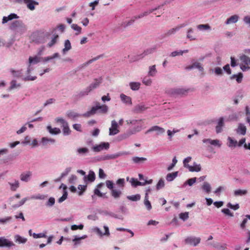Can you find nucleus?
Instances as JSON below:
<instances>
[{"instance_id": "obj_40", "label": "nucleus", "mask_w": 250, "mask_h": 250, "mask_svg": "<svg viewBox=\"0 0 250 250\" xmlns=\"http://www.w3.org/2000/svg\"><path fill=\"white\" fill-rule=\"evenodd\" d=\"M136 19H135L134 17L133 18H132V19H131L129 21H125L124 23H123L122 24V26L124 27H126L128 26H129V25H131L132 24H133V23L135 21V20H136Z\"/></svg>"}, {"instance_id": "obj_34", "label": "nucleus", "mask_w": 250, "mask_h": 250, "mask_svg": "<svg viewBox=\"0 0 250 250\" xmlns=\"http://www.w3.org/2000/svg\"><path fill=\"white\" fill-rule=\"evenodd\" d=\"M140 83L136 82H131L130 83V86L132 90H137L140 88Z\"/></svg>"}, {"instance_id": "obj_60", "label": "nucleus", "mask_w": 250, "mask_h": 250, "mask_svg": "<svg viewBox=\"0 0 250 250\" xmlns=\"http://www.w3.org/2000/svg\"><path fill=\"white\" fill-rule=\"evenodd\" d=\"M12 217L11 216H8L5 218H1L0 219V223L5 224L7 222L10 221Z\"/></svg>"}, {"instance_id": "obj_62", "label": "nucleus", "mask_w": 250, "mask_h": 250, "mask_svg": "<svg viewBox=\"0 0 250 250\" xmlns=\"http://www.w3.org/2000/svg\"><path fill=\"white\" fill-rule=\"evenodd\" d=\"M143 83L146 85H149L151 83V80L148 78H144L143 80Z\"/></svg>"}, {"instance_id": "obj_44", "label": "nucleus", "mask_w": 250, "mask_h": 250, "mask_svg": "<svg viewBox=\"0 0 250 250\" xmlns=\"http://www.w3.org/2000/svg\"><path fill=\"white\" fill-rule=\"evenodd\" d=\"M11 72L14 77L21 78L22 76V73L21 70L15 71L13 69H11Z\"/></svg>"}, {"instance_id": "obj_35", "label": "nucleus", "mask_w": 250, "mask_h": 250, "mask_svg": "<svg viewBox=\"0 0 250 250\" xmlns=\"http://www.w3.org/2000/svg\"><path fill=\"white\" fill-rule=\"evenodd\" d=\"M104 230H105V232H104V233H103L99 229H97V233L99 234H100V235H101V236L103 235L108 236L110 233H109V229H108V227L104 226Z\"/></svg>"}, {"instance_id": "obj_21", "label": "nucleus", "mask_w": 250, "mask_h": 250, "mask_svg": "<svg viewBox=\"0 0 250 250\" xmlns=\"http://www.w3.org/2000/svg\"><path fill=\"white\" fill-rule=\"evenodd\" d=\"M238 16L236 15H233L228 18L226 21V23L227 24H229L231 23H236L238 20Z\"/></svg>"}, {"instance_id": "obj_41", "label": "nucleus", "mask_w": 250, "mask_h": 250, "mask_svg": "<svg viewBox=\"0 0 250 250\" xmlns=\"http://www.w3.org/2000/svg\"><path fill=\"white\" fill-rule=\"evenodd\" d=\"M156 72L157 70L156 69L155 65H153L149 67V71L148 72L149 75L153 76L155 75Z\"/></svg>"}, {"instance_id": "obj_38", "label": "nucleus", "mask_w": 250, "mask_h": 250, "mask_svg": "<svg viewBox=\"0 0 250 250\" xmlns=\"http://www.w3.org/2000/svg\"><path fill=\"white\" fill-rule=\"evenodd\" d=\"M71 26L73 30L77 32L76 33V35H78L81 33L82 28L80 26H78L77 24H72Z\"/></svg>"}, {"instance_id": "obj_5", "label": "nucleus", "mask_w": 250, "mask_h": 250, "mask_svg": "<svg viewBox=\"0 0 250 250\" xmlns=\"http://www.w3.org/2000/svg\"><path fill=\"white\" fill-rule=\"evenodd\" d=\"M15 2L19 4H22V3L26 4L28 8L31 10L35 9V5L39 4L38 2L33 0H15Z\"/></svg>"}, {"instance_id": "obj_8", "label": "nucleus", "mask_w": 250, "mask_h": 250, "mask_svg": "<svg viewBox=\"0 0 250 250\" xmlns=\"http://www.w3.org/2000/svg\"><path fill=\"white\" fill-rule=\"evenodd\" d=\"M109 147L108 143H102L99 145L94 146L92 149L94 152H100L104 149H107Z\"/></svg>"}, {"instance_id": "obj_53", "label": "nucleus", "mask_w": 250, "mask_h": 250, "mask_svg": "<svg viewBox=\"0 0 250 250\" xmlns=\"http://www.w3.org/2000/svg\"><path fill=\"white\" fill-rule=\"evenodd\" d=\"M83 225L82 224H81L80 225H72L71 227V229L73 230H75L78 229H83Z\"/></svg>"}, {"instance_id": "obj_31", "label": "nucleus", "mask_w": 250, "mask_h": 250, "mask_svg": "<svg viewBox=\"0 0 250 250\" xmlns=\"http://www.w3.org/2000/svg\"><path fill=\"white\" fill-rule=\"evenodd\" d=\"M132 160L134 163L138 164L146 161V159L144 157H134Z\"/></svg>"}, {"instance_id": "obj_25", "label": "nucleus", "mask_w": 250, "mask_h": 250, "mask_svg": "<svg viewBox=\"0 0 250 250\" xmlns=\"http://www.w3.org/2000/svg\"><path fill=\"white\" fill-rule=\"evenodd\" d=\"M71 48V43L68 40H66L64 42V48L63 49L62 51L63 53H65V52L68 51L70 50Z\"/></svg>"}, {"instance_id": "obj_3", "label": "nucleus", "mask_w": 250, "mask_h": 250, "mask_svg": "<svg viewBox=\"0 0 250 250\" xmlns=\"http://www.w3.org/2000/svg\"><path fill=\"white\" fill-rule=\"evenodd\" d=\"M240 60L242 62L240 67L243 71H247L250 69V58L248 56L243 55L240 57Z\"/></svg>"}, {"instance_id": "obj_50", "label": "nucleus", "mask_w": 250, "mask_h": 250, "mask_svg": "<svg viewBox=\"0 0 250 250\" xmlns=\"http://www.w3.org/2000/svg\"><path fill=\"white\" fill-rule=\"evenodd\" d=\"M87 186L86 185H80L78 186V188L81 191L79 192V195H81L83 194V193L86 190Z\"/></svg>"}, {"instance_id": "obj_6", "label": "nucleus", "mask_w": 250, "mask_h": 250, "mask_svg": "<svg viewBox=\"0 0 250 250\" xmlns=\"http://www.w3.org/2000/svg\"><path fill=\"white\" fill-rule=\"evenodd\" d=\"M201 239L199 237H188L185 239V242L186 244L196 246L200 243Z\"/></svg>"}, {"instance_id": "obj_20", "label": "nucleus", "mask_w": 250, "mask_h": 250, "mask_svg": "<svg viewBox=\"0 0 250 250\" xmlns=\"http://www.w3.org/2000/svg\"><path fill=\"white\" fill-rule=\"evenodd\" d=\"M47 129L49 132L52 134L56 135L61 133V130L60 128L57 127L52 128L50 125H48L47 126Z\"/></svg>"}, {"instance_id": "obj_22", "label": "nucleus", "mask_w": 250, "mask_h": 250, "mask_svg": "<svg viewBox=\"0 0 250 250\" xmlns=\"http://www.w3.org/2000/svg\"><path fill=\"white\" fill-rule=\"evenodd\" d=\"M121 100L125 104H132L131 99L130 97L127 96L124 94H122L120 95Z\"/></svg>"}, {"instance_id": "obj_56", "label": "nucleus", "mask_w": 250, "mask_h": 250, "mask_svg": "<svg viewBox=\"0 0 250 250\" xmlns=\"http://www.w3.org/2000/svg\"><path fill=\"white\" fill-rule=\"evenodd\" d=\"M16 83H17L16 81H15V80L12 81L11 82V86L10 87V89H14V88H15L20 86V84H17Z\"/></svg>"}, {"instance_id": "obj_2", "label": "nucleus", "mask_w": 250, "mask_h": 250, "mask_svg": "<svg viewBox=\"0 0 250 250\" xmlns=\"http://www.w3.org/2000/svg\"><path fill=\"white\" fill-rule=\"evenodd\" d=\"M106 186L111 190V194L112 196H113L114 198H118L120 197L122 194V191L120 190H117L114 189V184L112 181L110 180H107L105 182Z\"/></svg>"}, {"instance_id": "obj_58", "label": "nucleus", "mask_w": 250, "mask_h": 250, "mask_svg": "<svg viewBox=\"0 0 250 250\" xmlns=\"http://www.w3.org/2000/svg\"><path fill=\"white\" fill-rule=\"evenodd\" d=\"M222 212L226 215L232 217L233 216V213L228 208H223L222 209Z\"/></svg>"}, {"instance_id": "obj_55", "label": "nucleus", "mask_w": 250, "mask_h": 250, "mask_svg": "<svg viewBox=\"0 0 250 250\" xmlns=\"http://www.w3.org/2000/svg\"><path fill=\"white\" fill-rule=\"evenodd\" d=\"M180 218L183 220L184 221L187 220L188 218V212H184V213H181L180 214Z\"/></svg>"}, {"instance_id": "obj_47", "label": "nucleus", "mask_w": 250, "mask_h": 250, "mask_svg": "<svg viewBox=\"0 0 250 250\" xmlns=\"http://www.w3.org/2000/svg\"><path fill=\"white\" fill-rule=\"evenodd\" d=\"M127 198L133 201H137L140 199V195L139 194L129 196L127 197Z\"/></svg>"}, {"instance_id": "obj_11", "label": "nucleus", "mask_w": 250, "mask_h": 250, "mask_svg": "<svg viewBox=\"0 0 250 250\" xmlns=\"http://www.w3.org/2000/svg\"><path fill=\"white\" fill-rule=\"evenodd\" d=\"M101 83L100 81H98V80L96 79L95 82L91 83L89 87H88L86 89V91L84 92V93L83 94V95H87L89 92H90L92 89L97 88Z\"/></svg>"}, {"instance_id": "obj_9", "label": "nucleus", "mask_w": 250, "mask_h": 250, "mask_svg": "<svg viewBox=\"0 0 250 250\" xmlns=\"http://www.w3.org/2000/svg\"><path fill=\"white\" fill-rule=\"evenodd\" d=\"M118 127L117 123L115 120H113L111 122V127L109 128V135H114L118 134L119 132Z\"/></svg>"}, {"instance_id": "obj_15", "label": "nucleus", "mask_w": 250, "mask_h": 250, "mask_svg": "<svg viewBox=\"0 0 250 250\" xmlns=\"http://www.w3.org/2000/svg\"><path fill=\"white\" fill-rule=\"evenodd\" d=\"M31 175V172L29 171L22 173L20 176L21 180L22 181L27 182L29 180Z\"/></svg>"}, {"instance_id": "obj_26", "label": "nucleus", "mask_w": 250, "mask_h": 250, "mask_svg": "<svg viewBox=\"0 0 250 250\" xmlns=\"http://www.w3.org/2000/svg\"><path fill=\"white\" fill-rule=\"evenodd\" d=\"M188 168L189 170L191 172H198L201 170V167L200 165H196L194 166H190L188 165Z\"/></svg>"}, {"instance_id": "obj_64", "label": "nucleus", "mask_w": 250, "mask_h": 250, "mask_svg": "<svg viewBox=\"0 0 250 250\" xmlns=\"http://www.w3.org/2000/svg\"><path fill=\"white\" fill-rule=\"evenodd\" d=\"M210 144L214 146H218V147L221 146L220 141L218 140H212Z\"/></svg>"}, {"instance_id": "obj_12", "label": "nucleus", "mask_w": 250, "mask_h": 250, "mask_svg": "<svg viewBox=\"0 0 250 250\" xmlns=\"http://www.w3.org/2000/svg\"><path fill=\"white\" fill-rule=\"evenodd\" d=\"M152 131H156L157 132V134H161L165 132V130L164 128L161 127L157 125H155L152 127H151L150 128H149L147 131V132H150Z\"/></svg>"}, {"instance_id": "obj_42", "label": "nucleus", "mask_w": 250, "mask_h": 250, "mask_svg": "<svg viewBox=\"0 0 250 250\" xmlns=\"http://www.w3.org/2000/svg\"><path fill=\"white\" fill-rule=\"evenodd\" d=\"M202 188L204 190L206 191L207 193H209L211 190L210 185L207 183L205 182L202 186Z\"/></svg>"}, {"instance_id": "obj_24", "label": "nucleus", "mask_w": 250, "mask_h": 250, "mask_svg": "<svg viewBox=\"0 0 250 250\" xmlns=\"http://www.w3.org/2000/svg\"><path fill=\"white\" fill-rule=\"evenodd\" d=\"M178 174V172H174L172 173H169L167 174L166 176V179L167 181L170 182L172 181L174 179H175Z\"/></svg>"}, {"instance_id": "obj_39", "label": "nucleus", "mask_w": 250, "mask_h": 250, "mask_svg": "<svg viewBox=\"0 0 250 250\" xmlns=\"http://www.w3.org/2000/svg\"><path fill=\"white\" fill-rule=\"evenodd\" d=\"M86 237H87V236L86 235H84L80 237H77V236H75V238L74 239H73V242H74V245L75 246H76L78 244L80 243L81 240L85 239Z\"/></svg>"}, {"instance_id": "obj_1", "label": "nucleus", "mask_w": 250, "mask_h": 250, "mask_svg": "<svg viewBox=\"0 0 250 250\" xmlns=\"http://www.w3.org/2000/svg\"><path fill=\"white\" fill-rule=\"evenodd\" d=\"M95 106L91 108L90 111H87L83 114V116L88 117L91 115H93L99 110V112L102 114H105L108 111V106L105 104L100 105V104L98 102H96Z\"/></svg>"}, {"instance_id": "obj_46", "label": "nucleus", "mask_w": 250, "mask_h": 250, "mask_svg": "<svg viewBox=\"0 0 250 250\" xmlns=\"http://www.w3.org/2000/svg\"><path fill=\"white\" fill-rule=\"evenodd\" d=\"M39 62H40V59H39V58H38L37 56H35V57H33V58L30 57L29 58V63H37Z\"/></svg>"}, {"instance_id": "obj_48", "label": "nucleus", "mask_w": 250, "mask_h": 250, "mask_svg": "<svg viewBox=\"0 0 250 250\" xmlns=\"http://www.w3.org/2000/svg\"><path fill=\"white\" fill-rule=\"evenodd\" d=\"M116 184L123 189L125 186V179L124 178L119 179L117 181Z\"/></svg>"}, {"instance_id": "obj_14", "label": "nucleus", "mask_w": 250, "mask_h": 250, "mask_svg": "<svg viewBox=\"0 0 250 250\" xmlns=\"http://www.w3.org/2000/svg\"><path fill=\"white\" fill-rule=\"evenodd\" d=\"M160 7H161V6H158L157 7H156L155 8L151 9H150V10H148L147 11H145L144 13H141V14H140L138 16H135L134 18L135 19H140V18H142L143 17L146 16L147 15H149V14L152 13L154 11H155V10H156L157 9H160Z\"/></svg>"}, {"instance_id": "obj_32", "label": "nucleus", "mask_w": 250, "mask_h": 250, "mask_svg": "<svg viewBox=\"0 0 250 250\" xmlns=\"http://www.w3.org/2000/svg\"><path fill=\"white\" fill-rule=\"evenodd\" d=\"M58 38L59 36L58 35H54L51 41L48 43L47 46L49 47L53 46L57 42Z\"/></svg>"}, {"instance_id": "obj_29", "label": "nucleus", "mask_w": 250, "mask_h": 250, "mask_svg": "<svg viewBox=\"0 0 250 250\" xmlns=\"http://www.w3.org/2000/svg\"><path fill=\"white\" fill-rule=\"evenodd\" d=\"M144 204L148 210L151 208V205L148 201V193H146Z\"/></svg>"}, {"instance_id": "obj_23", "label": "nucleus", "mask_w": 250, "mask_h": 250, "mask_svg": "<svg viewBox=\"0 0 250 250\" xmlns=\"http://www.w3.org/2000/svg\"><path fill=\"white\" fill-rule=\"evenodd\" d=\"M66 115L68 118L71 119H74L77 117H80L81 115L79 114L78 113L75 112L73 111H69L67 112Z\"/></svg>"}, {"instance_id": "obj_36", "label": "nucleus", "mask_w": 250, "mask_h": 250, "mask_svg": "<svg viewBox=\"0 0 250 250\" xmlns=\"http://www.w3.org/2000/svg\"><path fill=\"white\" fill-rule=\"evenodd\" d=\"M188 90H185L183 88H176L174 90V93L179 95H185L188 92Z\"/></svg>"}, {"instance_id": "obj_19", "label": "nucleus", "mask_w": 250, "mask_h": 250, "mask_svg": "<svg viewBox=\"0 0 250 250\" xmlns=\"http://www.w3.org/2000/svg\"><path fill=\"white\" fill-rule=\"evenodd\" d=\"M246 130H247L246 127L244 125L240 124H239V125L236 130V132L238 134L244 135L246 134Z\"/></svg>"}, {"instance_id": "obj_57", "label": "nucleus", "mask_w": 250, "mask_h": 250, "mask_svg": "<svg viewBox=\"0 0 250 250\" xmlns=\"http://www.w3.org/2000/svg\"><path fill=\"white\" fill-rule=\"evenodd\" d=\"M228 140H229V147L231 146H235L237 142L236 141H234L233 139H232L230 137L228 138Z\"/></svg>"}, {"instance_id": "obj_61", "label": "nucleus", "mask_w": 250, "mask_h": 250, "mask_svg": "<svg viewBox=\"0 0 250 250\" xmlns=\"http://www.w3.org/2000/svg\"><path fill=\"white\" fill-rule=\"evenodd\" d=\"M196 181V178H192L189 179L186 182V183L188 184L189 186H191L193 184H194Z\"/></svg>"}, {"instance_id": "obj_30", "label": "nucleus", "mask_w": 250, "mask_h": 250, "mask_svg": "<svg viewBox=\"0 0 250 250\" xmlns=\"http://www.w3.org/2000/svg\"><path fill=\"white\" fill-rule=\"evenodd\" d=\"M197 28L200 30H207L211 28L208 24H199L197 26Z\"/></svg>"}, {"instance_id": "obj_43", "label": "nucleus", "mask_w": 250, "mask_h": 250, "mask_svg": "<svg viewBox=\"0 0 250 250\" xmlns=\"http://www.w3.org/2000/svg\"><path fill=\"white\" fill-rule=\"evenodd\" d=\"M165 186V182L163 179H161L156 185V188L157 190H159L164 188Z\"/></svg>"}, {"instance_id": "obj_49", "label": "nucleus", "mask_w": 250, "mask_h": 250, "mask_svg": "<svg viewBox=\"0 0 250 250\" xmlns=\"http://www.w3.org/2000/svg\"><path fill=\"white\" fill-rule=\"evenodd\" d=\"M89 151L88 149L86 147L79 148L77 149V152L79 154H83L88 153Z\"/></svg>"}, {"instance_id": "obj_54", "label": "nucleus", "mask_w": 250, "mask_h": 250, "mask_svg": "<svg viewBox=\"0 0 250 250\" xmlns=\"http://www.w3.org/2000/svg\"><path fill=\"white\" fill-rule=\"evenodd\" d=\"M67 192L66 191H64L62 196L59 199L58 202L59 203L62 202L67 198Z\"/></svg>"}, {"instance_id": "obj_45", "label": "nucleus", "mask_w": 250, "mask_h": 250, "mask_svg": "<svg viewBox=\"0 0 250 250\" xmlns=\"http://www.w3.org/2000/svg\"><path fill=\"white\" fill-rule=\"evenodd\" d=\"M247 193L246 190L238 189L234 191V194L235 196L245 195Z\"/></svg>"}, {"instance_id": "obj_63", "label": "nucleus", "mask_w": 250, "mask_h": 250, "mask_svg": "<svg viewBox=\"0 0 250 250\" xmlns=\"http://www.w3.org/2000/svg\"><path fill=\"white\" fill-rule=\"evenodd\" d=\"M227 206L234 210H237L239 208V206L238 204L233 205L231 203H229L228 204Z\"/></svg>"}, {"instance_id": "obj_17", "label": "nucleus", "mask_w": 250, "mask_h": 250, "mask_svg": "<svg viewBox=\"0 0 250 250\" xmlns=\"http://www.w3.org/2000/svg\"><path fill=\"white\" fill-rule=\"evenodd\" d=\"M147 108L143 104H139L136 105L133 109V112L135 113H140L145 110Z\"/></svg>"}, {"instance_id": "obj_7", "label": "nucleus", "mask_w": 250, "mask_h": 250, "mask_svg": "<svg viewBox=\"0 0 250 250\" xmlns=\"http://www.w3.org/2000/svg\"><path fill=\"white\" fill-rule=\"evenodd\" d=\"M186 25V24L183 23L179 25H178L177 26L172 28L168 31H167L165 33L164 35V37H167L171 36V35L174 34L176 32L178 31L180 29H181L182 27H185Z\"/></svg>"}, {"instance_id": "obj_16", "label": "nucleus", "mask_w": 250, "mask_h": 250, "mask_svg": "<svg viewBox=\"0 0 250 250\" xmlns=\"http://www.w3.org/2000/svg\"><path fill=\"white\" fill-rule=\"evenodd\" d=\"M224 118L223 117H221L219 119L218 125L216 126V131L217 133H220L222 131V127L224 126Z\"/></svg>"}, {"instance_id": "obj_51", "label": "nucleus", "mask_w": 250, "mask_h": 250, "mask_svg": "<svg viewBox=\"0 0 250 250\" xmlns=\"http://www.w3.org/2000/svg\"><path fill=\"white\" fill-rule=\"evenodd\" d=\"M232 78H236V81L238 83H240L242 80L243 74L241 73H239L238 75H233Z\"/></svg>"}, {"instance_id": "obj_13", "label": "nucleus", "mask_w": 250, "mask_h": 250, "mask_svg": "<svg viewBox=\"0 0 250 250\" xmlns=\"http://www.w3.org/2000/svg\"><path fill=\"white\" fill-rule=\"evenodd\" d=\"M13 245L12 242L9 241L4 237H0V247H11Z\"/></svg>"}, {"instance_id": "obj_18", "label": "nucleus", "mask_w": 250, "mask_h": 250, "mask_svg": "<svg viewBox=\"0 0 250 250\" xmlns=\"http://www.w3.org/2000/svg\"><path fill=\"white\" fill-rule=\"evenodd\" d=\"M84 181H88L89 182H92L95 180V174L93 171L90 170L87 176H84Z\"/></svg>"}, {"instance_id": "obj_59", "label": "nucleus", "mask_w": 250, "mask_h": 250, "mask_svg": "<svg viewBox=\"0 0 250 250\" xmlns=\"http://www.w3.org/2000/svg\"><path fill=\"white\" fill-rule=\"evenodd\" d=\"M193 68H197L200 71L203 70V67L201 66L200 63L198 62H195L192 64Z\"/></svg>"}, {"instance_id": "obj_10", "label": "nucleus", "mask_w": 250, "mask_h": 250, "mask_svg": "<svg viewBox=\"0 0 250 250\" xmlns=\"http://www.w3.org/2000/svg\"><path fill=\"white\" fill-rule=\"evenodd\" d=\"M155 49L154 48H149V49H147L145 50L144 52L142 54L138 55L136 56V58L135 59L134 61L141 59L143 58L144 57H145L146 55L151 54L152 53H153Z\"/></svg>"}, {"instance_id": "obj_27", "label": "nucleus", "mask_w": 250, "mask_h": 250, "mask_svg": "<svg viewBox=\"0 0 250 250\" xmlns=\"http://www.w3.org/2000/svg\"><path fill=\"white\" fill-rule=\"evenodd\" d=\"M55 140L52 138H48L46 137H43L42 139V143L43 145H46L48 143H54Z\"/></svg>"}, {"instance_id": "obj_37", "label": "nucleus", "mask_w": 250, "mask_h": 250, "mask_svg": "<svg viewBox=\"0 0 250 250\" xmlns=\"http://www.w3.org/2000/svg\"><path fill=\"white\" fill-rule=\"evenodd\" d=\"M16 242L19 243H25L27 241V239L22 237L21 236L17 235L15 237Z\"/></svg>"}, {"instance_id": "obj_28", "label": "nucleus", "mask_w": 250, "mask_h": 250, "mask_svg": "<svg viewBox=\"0 0 250 250\" xmlns=\"http://www.w3.org/2000/svg\"><path fill=\"white\" fill-rule=\"evenodd\" d=\"M8 184L10 186V189L12 191H16L19 187V182L18 181H15L14 183L9 182Z\"/></svg>"}, {"instance_id": "obj_33", "label": "nucleus", "mask_w": 250, "mask_h": 250, "mask_svg": "<svg viewBox=\"0 0 250 250\" xmlns=\"http://www.w3.org/2000/svg\"><path fill=\"white\" fill-rule=\"evenodd\" d=\"M130 182L131 183L132 185L134 187H136L137 186H144L145 185V183H143L142 182H141L138 181L137 179L133 178L131 179Z\"/></svg>"}, {"instance_id": "obj_4", "label": "nucleus", "mask_w": 250, "mask_h": 250, "mask_svg": "<svg viewBox=\"0 0 250 250\" xmlns=\"http://www.w3.org/2000/svg\"><path fill=\"white\" fill-rule=\"evenodd\" d=\"M57 123H60L61 124V126L62 127V132L64 135H68L71 133L68 123L66 122L62 118H58L56 119Z\"/></svg>"}, {"instance_id": "obj_52", "label": "nucleus", "mask_w": 250, "mask_h": 250, "mask_svg": "<svg viewBox=\"0 0 250 250\" xmlns=\"http://www.w3.org/2000/svg\"><path fill=\"white\" fill-rule=\"evenodd\" d=\"M33 236L34 238H45L46 237L45 234L43 233H34L33 234Z\"/></svg>"}]
</instances>
